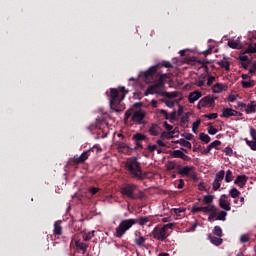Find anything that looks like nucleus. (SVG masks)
<instances>
[{
    "label": "nucleus",
    "mask_w": 256,
    "mask_h": 256,
    "mask_svg": "<svg viewBox=\"0 0 256 256\" xmlns=\"http://www.w3.org/2000/svg\"><path fill=\"white\" fill-rule=\"evenodd\" d=\"M126 167L133 179L142 181L146 178V173L143 172L141 164L136 158H129Z\"/></svg>",
    "instance_id": "nucleus-1"
},
{
    "label": "nucleus",
    "mask_w": 256,
    "mask_h": 256,
    "mask_svg": "<svg viewBox=\"0 0 256 256\" xmlns=\"http://www.w3.org/2000/svg\"><path fill=\"white\" fill-rule=\"evenodd\" d=\"M137 189L138 185L134 183H127L121 188V194L132 200H143L146 197L145 192L143 190H138V193H135Z\"/></svg>",
    "instance_id": "nucleus-2"
},
{
    "label": "nucleus",
    "mask_w": 256,
    "mask_h": 256,
    "mask_svg": "<svg viewBox=\"0 0 256 256\" xmlns=\"http://www.w3.org/2000/svg\"><path fill=\"white\" fill-rule=\"evenodd\" d=\"M127 94H128V90H126L125 87H120V92L117 88H111L110 90L111 108L114 109L116 112H118L119 110L117 109V107L124 100Z\"/></svg>",
    "instance_id": "nucleus-3"
},
{
    "label": "nucleus",
    "mask_w": 256,
    "mask_h": 256,
    "mask_svg": "<svg viewBox=\"0 0 256 256\" xmlns=\"http://www.w3.org/2000/svg\"><path fill=\"white\" fill-rule=\"evenodd\" d=\"M162 67L172 69L173 64L169 61H162L161 63L150 67V69L142 73V77L144 78L145 82L149 84L153 83L154 75L157 73L158 69Z\"/></svg>",
    "instance_id": "nucleus-4"
},
{
    "label": "nucleus",
    "mask_w": 256,
    "mask_h": 256,
    "mask_svg": "<svg viewBox=\"0 0 256 256\" xmlns=\"http://www.w3.org/2000/svg\"><path fill=\"white\" fill-rule=\"evenodd\" d=\"M137 224V220L135 218H129L128 220H122L119 226L116 228L115 236L117 238H122L123 235L126 234L134 225Z\"/></svg>",
    "instance_id": "nucleus-5"
},
{
    "label": "nucleus",
    "mask_w": 256,
    "mask_h": 256,
    "mask_svg": "<svg viewBox=\"0 0 256 256\" xmlns=\"http://www.w3.org/2000/svg\"><path fill=\"white\" fill-rule=\"evenodd\" d=\"M159 88L153 84V85H150L148 87V89L145 91V96H149V95H154V94H157V95H161L163 97H166L168 99H173V98H176L177 95L175 92H167V91H157Z\"/></svg>",
    "instance_id": "nucleus-6"
},
{
    "label": "nucleus",
    "mask_w": 256,
    "mask_h": 256,
    "mask_svg": "<svg viewBox=\"0 0 256 256\" xmlns=\"http://www.w3.org/2000/svg\"><path fill=\"white\" fill-rule=\"evenodd\" d=\"M217 97H212L211 95L204 96L200 101H198L197 108L201 110L202 108H214L215 107V100Z\"/></svg>",
    "instance_id": "nucleus-7"
},
{
    "label": "nucleus",
    "mask_w": 256,
    "mask_h": 256,
    "mask_svg": "<svg viewBox=\"0 0 256 256\" xmlns=\"http://www.w3.org/2000/svg\"><path fill=\"white\" fill-rule=\"evenodd\" d=\"M152 235L154 237V239L158 240V241H162L164 242L169 234H167L165 228H159V226H156V228H154Z\"/></svg>",
    "instance_id": "nucleus-8"
},
{
    "label": "nucleus",
    "mask_w": 256,
    "mask_h": 256,
    "mask_svg": "<svg viewBox=\"0 0 256 256\" xmlns=\"http://www.w3.org/2000/svg\"><path fill=\"white\" fill-rule=\"evenodd\" d=\"M228 198L229 196L227 194H222L218 200V205L220 208L224 209V211H231V203L227 201Z\"/></svg>",
    "instance_id": "nucleus-9"
},
{
    "label": "nucleus",
    "mask_w": 256,
    "mask_h": 256,
    "mask_svg": "<svg viewBox=\"0 0 256 256\" xmlns=\"http://www.w3.org/2000/svg\"><path fill=\"white\" fill-rule=\"evenodd\" d=\"M145 117H146V112L144 110L140 109V110H137L134 112L131 120L133 122H136L139 125H141L142 121L145 119Z\"/></svg>",
    "instance_id": "nucleus-10"
},
{
    "label": "nucleus",
    "mask_w": 256,
    "mask_h": 256,
    "mask_svg": "<svg viewBox=\"0 0 256 256\" xmlns=\"http://www.w3.org/2000/svg\"><path fill=\"white\" fill-rule=\"evenodd\" d=\"M90 150L84 151L80 156L70 158V163L81 164L84 163L90 156Z\"/></svg>",
    "instance_id": "nucleus-11"
},
{
    "label": "nucleus",
    "mask_w": 256,
    "mask_h": 256,
    "mask_svg": "<svg viewBox=\"0 0 256 256\" xmlns=\"http://www.w3.org/2000/svg\"><path fill=\"white\" fill-rule=\"evenodd\" d=\"M170 156L172 158H178V159H182L184 161L191 160V158L187 154H185L182 150H179V149H176V150L170 152Z\"/></svg>",
    "instance_id": "nucleus-12"
},
{
    "label": "nucleus",
    "mask_w": 256,
    "mask_h": 256,
    "mask_svg": "<svg viewBox=\"0 0 256 256\" xmlns=\"http://www.w3.org/2000/svg\"><path fill=\"white\" fill-rule=\"evenodd\" d=\"M166 79H169V74H159V78L155 82V85L158 89L164 88Z\"/></svg>",
    "instance_id": "nucleus-13"
},
{
    "label": "nucleus",
    "mask_w": 256,
    "mask_h": 256,
    "mask_svg": "<svg viewBox=\"0 0 256 256\" xmlns=\"http://www.w3.org/2000/svg\"><path fill=\"white\" fill-rule=\"evenodd\" d=\"M202 97V92L199 90H196L194 92H190V95H188V102L190 104H194L196 101H198Z\"/></svg>",
    "instance_id": "nucleus-14"
},
{
    "label": "nucleus",
    "mask_w": 256,
    "mask_h": 256,
    "mask_svg": "<svg viewBox=\"0 0 256 256\" xmlns=\"http://www.w3.org/2000/svg\"><path fill=\"white\" fill-rule=\"evenodd\" d=\"M247 181L248 177L245 174L237 175V177L234 180V184L239 187H243L246 185Z\"/></svg>",
    "instance_id": "nucleus-15"
},
{
    "label": "nucleus",
    "mask_w": 256,
    "mask_h": 256,
    "mask_svg": "<svg viewBox=\"0 0 256 256\" xmlns=\"http://www.w3.org/2000/svg\"><path fill=\"white\" fill-rule=\"evenodd\" d=\"M246 114H254L256 113V101H250L249 104H246V108L244 109Z\"/></svg>",
    "instance_id": "nucleus-16"
},
{
    "label": "nucleus",
    "mask_w": 256,
    "mask_h": 256,
    "mask_svg": "<svg viewBox=\"0 0 256 256\" xmlns=\"http://www.w3.org/2000/svg\"><path fill=\"white\" fill-rule=\"evenodd\" d=\"M194 170V166H184L180 169H178V174L181 176H189V174Z\"/></svg>",
    "instance_id": "nucleus-17"
},
{
    "label": "nucleus",
    "mask_w": 256,
    "mask_h": 256,
    "mask_svg": "<svg viewBox=\"0 0 256 256\" xmlns=\"http://www.w3.org/2000/svg\"><path fill=\"white\" fill-rule=\"evenodd\" d=\"M61 224H62V220H57V222H55L54 230H53L54 235L61 236L63 234V228Z\"/></svg>",
    "instance_id": "nucleus-18"
},
{
    "label": "nucleus",
    "mask_w": 256,
    "mask_h": 256,
    "mask_svg": "<svg viewBox=\"0 0 256 256\" xmlns=\"http://www.w3.org/2000/svg\"><path fill=\"white\" fill-rule=\"evenodd\" d=\"M174 144H180V146H182L184 148L192 149L191 142L184 139V138H181V139H178V140L174 141Z\"/></svg>",
    "instance_id": "nucleus-19"
},
{
    "label": "nucleus",
    "mask_w": 256,
    "mask_h": 256,
    "mask_svg": "<svg viewBox=\"0 0 256 256\" xmlns=\"http://www.w3.org/2000/svg\"><path fill=\"white\" fill-rule=\"evenodd\" d=\"M228 47L233 50H241L243 48L242 44L236 40H228Z\"/></svg>",
    "instance_id": "nucleus-20"
},
{
    "label": "nucleus",
    "mask_w": 256,
    "mask_h": 256,
    "mask_svg": "<svg viewBox=\"0 0 256 256\" xmlns=\"http://www.w3.org/2000/svg\"><path fill=\"white\" fill-rule=\"evenodd\" d=\"M75 245L77 247V249H79L80 251H82V254L84 255L88 249V244H85V242H80V240H76L75 241Z\"/></svg>",
    "instance_id": "nucleus-21"
},
{
    "label": "nucleus",
    "mask_w": 256,
    "mask_h": 256,
    "mask_svg": "<svg viewBox=\"0 0 256 256\" xmlns=\"http://www.w3.org/2000/svg\"><path fill=\"white\" fill-rule=\"evenodd\" d=\"M208 239H210V243L216 245V246H220L223 243L222 238H217V236H212V234L208 235Z\"/></svg>",
    "instance_id": "nucleus-22"
},
{
    "label": "nucleus",
    "mask_w": 256,
    "mask_h": 256,
    "mask_svg": "<svg viewBox=\"0 0 256 256\" xmlns=\"http://www.w3.org/2000/svg\"><path fill=\"white\" fill-rule=\"evenodd\" d=\"M223 91H225V86L222 83H216L214 84V87H212V92L216 94H220Z\"/></svg>",
    "instance_id": "nucleus-23"
},
{
    "label": "nucleus",
    "mask_w": 256,
    "mask_h": 256,
    "mask_svg": "<svg viewBox=\"0 0 256 256\" xmlns=\"http://www.w3.org/2000/svg\"><path fill=\"white\" fill-rule=\"evenodd\" d=\"M147 139V136L145 134H142L140 132L136 133L133 135L132 140L134 142H142L145 141Z\"/></svg>",
    "instance_id": "nucleus-24"
},
{
    "label": "nucleus",
    "mask_w": 256,
    "mask_h": 256,
    "mask_svg": "<svg viewBox=\"0 0 256 256\" xmlns=\"http://www.w3.org/2000/svg\"><path fill=\"white\" fill-rule=\"evenodd\" d=\"M221 117L226 118V119L233 117V108H224V109H222Z\"/></svg>",
    "instance_id": "nucleus-25"
},
{
    "label": "nucleus",
    "mask_w": 256,
    "mask_h": 256,
    "mask_svg": "<svg viewBox=\"0 0 256 256\" xmlns=\"http://www.w3.org/2000/svg\"><path fill=\"white\" fill-rule=\"evenodd\" d=\"M218 66L222 69H226V71H230V62L224 58V60H220L217 62Z\"/></svg>",
    "instance_id": "nucleus-26"
},
{
    "label": "nucleus",
    "mask_w": 256,
    "mask_h": 256,
    "mask_svg": "<svg viewBox=\"0 0 256 256\" xmlns=\"http://www.w3.org/2000/svg\"><path fill=\"white\" fill-rule=\"evenodd\" d=\"M254 83H255L254 80H249V81L242 80L241 86L243 89H250L254 87Z\"/></svg>",
    "instance_id": "nucleus-27"
},
{
    "label": "nucleus",
    "mask_w": 256,
    "mask_h": 256,
    "mask_svg": "<svg viewBox=\"0 0 256 256\" xmlns=\"http://www.w3.org/2000/svg\"><path fill=\"white\" fill-rule=\"evenodd\" d=\"M135 244L139 247H143L145 242H146V238L144 236H141V234L139 236H137L134 240Z\"/></svg>",
    "instance_id": "nucleus-28"
},
{
    "label": "nucleus",
    "mask_w": 256,
    "mask_h": 256,
    "mask_svg": "<svg viewBox=\"0 0 256 256\" xmlns=\"http://www.w3.org/2000/svg\"><path fill=\"white\" fill-rule=\"evenodd\" d=\"M190 113L186 112L185 115H182V118H180V125L185 128V126L189 123Z\"/></svg>",
    "instance_id": "nucleus-29"
},
{
    "label": "nucleus",
    "mask_w": 256,
    "mask_h": 256,
    "mask_svg": "<svg viewBox=\"0 0 256 256\" xmlns=\"http://www.w3.org/2000/svg\"><path fill=\"white\" fill-rule=\"evenodd\" d=\"M136 221L140 226L143 227L150 222V218L148 216H141V218H138Z\"/></svg>",
    "instance_id": "nucleus-30"
},
{
    "label": "nucleus",
    "mask_w": 256,
    "mask_h": 256,
    "mask_svg": "<svg viewBox=\"0 0 256 256\" xmlns=\"http://www.w3.org/2000/svg\"><path fill=\"white\" fill-rule=\"evenodd\" d=\"M199 137H200V141H202L206 144H209L211 142V137L204 132H200Z\"/></svg>",
    "instance_id": "nucleus-31"
},
{
    "label": "nucleus",
    "mask_w": 256,
    "mask_h": 256,
    "mask_svg": "<svg viewBox=\"0 0 256 256\" xmlns=\"http://www.w3.org/2000/svg\"><path fill=\"white\" fill-rule=\"evenodd\" d=\"M214 209H217L216 206H214L213 204H208V206H202V213H211L212 211H214Z\"/></svg>",
    "instance_id": "nucleus-32"
},
{
    "label": "nucleus",
    "mask_w": 256,
    "mask_h": 256,
    "mask_svg": "<svg viewBox=\"0 0 256 256\" xmlns=\"http://www.w3.org/2000/svg\"><path fill=\"white\" fill-rule=\"evenodd\" d=\"M224 178H225V170H220L218 171V173H216V178H214V180L216 182H222Z\"/></svg>",
    "instance_id": "nucleus-33"
},
{
    "label": "nucleus",
    "mask_w": 256,
    "mask_h": 256,
    "mask_svg": "<svg viewBox=\"0 0 256 256\" xmlns=\"http://www.w3.org/2000/svg\"><path fill=\"white\" fill-rule=\"evenodd\" d=\"M240 195H241V192L236 187H233L232 189H230V197H232L233 199L238 198Z\"/></svg>",
    "instance_id": "nucleus-34"
},
{
    "label": "nucleus",
    "mask_w": 256,
    "mask_h": 256,
    "mask_svg": "<svg viewBox=\"0 0 256 256\" xmlns=\"http://www.w3.org/2000/svg\"><path fill=\"white\" fill-rule=\"evenodd\" d=\"M246 145L250 147L252 151H256V141L245 139Z\"/></svg>",
    "instance_id": "nucleus-35"
},
{
    "label": "nucleus",
    "mask_w": 256,
    "mask_h": 256,
    "mask_svg": "<svg viewBox=\"0 0 256 256\" xmlns=\"http://www.w3.org/2000/svg\"><path fill=\"white\" fill-rule=\"evenodd\" d=\"M233 179H234L233 173H232L231 169H228V170L226 171V177H225L226 183L232 182Z\"/></svg>",
    "instance_id": "nucleus-36"
},
{
    "label": "nucleus",
    "mask_w": 256,
    "mask_h": 256,
    "mask_svg": "<svg viewBox=\"0 0 256 256\" xmlns=\"http://www.w3.org/2000/svg\"><path fill=\"white\" fill-rule=\"evenodd\" d=\"M157 128H158V125L157 124H152L150 129H149V132L152 136H158L159 135V132L157 131Z\"/></svg>",
    "instance_id": "nucleus-37"
},
{
    "label": "nucleus",
    "mask_w": 256,
    "mask_h": 256,
    "mask_svg": "<svg viewBox=\"0 0 256 256\" xmlns=\"http://www.w3.org/2000/svg\"><path fill=\"white\" fill-rule=\"evenodd\" d=\"M215 195H204V203L210 205L213 203Z\"/></svg>",
    "instance_id": "nucleus-38"
},
{
    "label": "nucleus",
    "mask_w": 256,
    "mask_h": 256,
    "mask_svg": "<svg viewBox=\"0 0 256 256\" xmlns=\"http://www.w3.org/2000/svg\"><path fill=\"white\" fill-rule=\"evenodd\" d=\"M247 54H256V43L250 44L246 49Z\"/></svg>",
    "instance_id": "nucleus-39"
},
{
    "label": "nucleus",
    "mask_w": 256,
    "mask_h": 256,
    "mask_svg": "<svg viewBox=\"0 0 256 256\" xmlns=\"http://www.w3.org/2000/svg\"><path fill=\"white\" fill-rule=\"evenodd\" d=\"M200 125H201V119H196V121L192 123V132L196 133V130L199 129Z\"/></svg>",
    "instance_id": "nucleus-40"
},
{
    "label": "nucleus",
    "mask_w": 256,
    "mask_h": 256,
    "mask_svg": "<svg viewBox=\"0 0 256 256\" xmlns=\"http://www.w3.org/2000/svg\"><path fill=\"white\" fill-rule=\"evenodd\" d=\"M214 235H216L218 237L223 236V230H222L221 226H214Z\"/></svg>",
    "instance_id": "nucleus-41"
},
{
    "label": "nucleus",
    "mask_w": 256,
    "mask_h": 256,
    "mask_svg": "<svg viewBox=\"0 0 256 256\" xmlns=\"http://www.w3.org/2000/svg\"><path fill=\"white\" fill-rule=\"evenodd\" d=\"M226 217H227V212L222 210V212H220V214H218V216H216V220H218V221H226Z\"/></svg>",
    "instance_id": "nucleus-42"
},
{
    "label": "nucleus",
    "mask_w": 256,
    "mask_h": 256,
    "mask_svg": "<svg viewBox=\"0 0 256 256\" xmlns=\"http://www.w3.org/2000/svg\"><path fill=\"white\" fill-rule=\"evenodd\" d=\"M217 217V208H214V211L208 214V222H212Z\"/></svg>",
    "instance_id": "nucleus-43"
},
{
    "label": "nucleus",
    "mask_w": 256,
    "mask_h": 256,
    "mask_svg": "<svg viewBox=\"0 0 256 256\" xmlns=\"http://www.w3.org/2000/svg\"><path fill=\"white\" fill-rule=\"evenodd\" d=\"M166 169L168 171H172L176 169V162L175 161H169L168 164H166Z\"/></svg>",
    "instance_id": "nucleus-44"
},
{
    "label": "nucleus",
    "mask_w": 256,
    "mask_h": 256,
    "mask_svg": "<svg viewBox=\"0 0 256 256\" xmlns=\"http://www.w3.org/2000/svg\"><path fill=\"white\" fill-rule=\"evenodd\" d=\"M250 241L249 234H242L240 236V243H248Z\"/></svg>",
    "instance_id": "nucleus-45"
},
{
    "label": "nucleus",
    "mask_w": 256,
    "mask_h": 256,
    "mask_svg": "<svg viewBox=\"0 0 256 256\" xmlns=\"http://www.w3.org/2000/svg\"><path fill=\"white\" fill-rule=\"evenodd\" d=\"M208 126H210V128H208V134L216 135L218 133V129L213 127L211 123L208 124Z\"/></svg>",
    "instance_id": "nucleus-46"
},
{
    "label": "nucleus",
    "mask_w": 256,
    "mask_h": 256,
    "mask_svg": "<svg viewBox=\"0 0 256 256\" xmlns=\"http://www.w3.org/2000/svg\"><path fill=\"white\" fill-rule=\"evenodd\" d=\"M210 145V148H216V150H218L219 146H221V141L220 140H214L212 141V143L209 144Z\"/></svg>",
    "instance_id": "nucleus-47"
},
{
    "label": "nucleus",
    "mask_w": 256,
    "mask_h": 256,
    "mask_svg": "<svg viewBox=\"0 0 256 256\" xmlns=\"http://www.w3.org/2000/svg\"><path fill=\"white\" fill-rule=\"evenodd\" d=\"M221 188V182L214 180V183H212V190L218 191Z\"/></svg>",
    "instance_id": "nucleus-48"
},
{
    "label": "nucleus",
    "mask_w": 256,
    "mask_h": 256,
    "mask_svg": "<svg viewBox=\"0 0 256 256\" xmlns=\"http://www.w3.org/2000/svg\"><path fill=\"white\" fill-rule=\"evenodd\" d=\"M204 117L208 120H215L218 118V113H210V114H206L204 115Z\"/></svg>",
    "instance_id": "nucleus-49"
},
{
    "label": "nucleus",
    "mask_w": 256,
    "mask_h": 256,
    "mask_svg": "<svg viewBox=\"0 0 256 256\" xmlns=\"http://www.w3.org/2000/svg\"><path fill=\"white\" fill-rule=\"evenodd\" d=\"M132 114H133V108H130L125 112V118H124L125 122H127L130 119Z\"/></svg>",
    "instance_id": "nucleus-50"
},
{
    "label": "nucleus",
    "mask_w": 256,
    "mask_h": 256,
    "mask_svg": "<svg viewBox=\"0 0 256 256\" xmlns=\"http://www.w3.org/2000/svg\"><path fill=\"white\" fill-rule=\"evenodd\" d=\"M88 191H89V193H91L94 196L100 191V188L99 187H89Z\"/></svg>",
    "instance_id": "nucleus-51"
},
{
    "label": "nucleus",
    "mask_w": 256,
    "mask_h": 256,
    "mask_svg": "<svg viewBox=\"0 0 256 256\" xmlns=\"http://www.w3.org/2000/svg\"><path fill=\"white\" fill-rule=\"evenodd\" d=\"M249 133L253 141H256V129L254 127H250Z\"/></svg>",
    "instance_id": "nucleus-52"
},
{
    "label": "nucleus",
    "mask_w": 256,
    "mask_h": 256,
    "mask_svg": "<svg viewBox=\"0 0 256 256\" xmlns=\"http://www.w3.org/2000/svg\"><path fill=\"white\" fill-rule=\"evenodd\" d=\"M224 153H226V156H233V149L230 147V146H228V147H226V148H224Z\"/></svg>",
    "instance_id": "nucleus-53"
},
{
    "label": "nucleus",
    "mask_w": 256,
    "mask_h": 256,
    "mask_svg": "<svg viewBox=\"0 0 256 256\" xmlns=\"http://www.w3.org/2000/svg\"><path fill=\"white\" fill-rule=\"evenodd\" d=\"M181 135H182V137L186 138V140H188V141H192L194 138V135L191 133H182Z\"/></svg>",
    "instance_id": "nucleus-54"
},
{
    "label": "nucleus",
    "mask_w": 256,
    "mask_h": 256,
    "mask_svg": "<svg viewBox=\"0 0 256 256\" xmlns=\"http://www.w3.org/2000/svg\"><path fill=\"white\" fill-rule=\"evenodd\" d=\"M94 230L93 232H88V234H86V236H84V241H90L93 237H94Z\"/></svg>",
    "instance_id": "nucleus-55"
},
{
    "label": "nucleus",
    "mask_w": 256,
    "mask_h": 256,
    "mask_svg": "<svg viewBox=\"0 0 256 256\" xmlns=\"http://www.w3.org/2000/svg\"><path fill=\"white\" fill-rule=\"evenodd\" d=\"M190 212H192L193 214L199 213V212H203V206H198V207H196V208H192V209L190 210Z\"/></svg>",
    "instance_id": "nucleus-56"
},
{
    "label": "nucleus",
    "mask_w": 256,
    "mask_h": 256,
    "mask_svg": "<svg viewBox=\"0 0 256 256\" xmlns=\"http://www.w3.org/2000/svg\"><path fill=\"white\" fill-rule=\"evenodd\" d=\"M90 152H95L97 151V153L102 151V148L100 147V145H94L92 148L89 149Z\"/></svg>",
    "instance_id": "nucleus-57"
},
{
    "label": "nucleus",
    "mask_w": 256,
    "mask_h": 256,
    "mask_svg": "<svg viewBox=\"0 0 256 256\" xmlns=\"http://www.w3.org/2000/svg\"><path fill=\"white\" fill-rule=\"evenodd\" d=\"M174 214L179 215L180 213L185 212V208H172Z\"/></svg>",
    "instance_id": "nucleus-58"
},
{
    "label": "nucleus",
    "mask_w": 256,
    "mask_h": 256,
    "mask_svg": "<svg viewBox=\"0 0 256 256\" xmlns=\"http://www.w3.org/2000/svg\"><path fill=\"white\" fill-rule=\"evenodd\" d=\"M194 85H196V87H198V88H201V87H203L205 85V80L200 79V80L196 81L194 83Z\"/></svg>",
    "instance_id": "nucleus-59"
},
{
    "label": "nucleus",
    "mask_w": 256,
    "mask_h": 256,
    "mask_svg": "<svg viewBox=\"0 0 256 256\" xmlns=\"http://www.w3.org/2000/svg\"><path fill=\"white\" fill-rule=\"evenodd\" d=\"M119 150H125V149H129L128 144L124 143V142H120L118 145Z\"/></svg>",
    "instance_id": "nucleus-60"
},
{
    "label": "nucleus",
    "mask_w": 256,
    "mask_h": 256,
    "mask_svg": "<svg viewBox=\"0 0 256 256\" xmlns=\"http://www.w3.org/2000/svg\"><path fill=\"white\" fill-rule=\"evenodd\" d=\"M215 80H216L215 76H208V83H206L208 84V87H211L212 84L215 82Z\"/></svg>",
    "instance_id": "nucleus-61"
},
{
    "label": "nucleus",
    "mask_w": 256,
    "mask_h": 256,
    "mask_svg": "<svg viewBox=\"0 0 256 256\" xmlns=\"http://www.w3.org/2000/svg\"><path fill=\"white\" fill-rule=\"evenodd\" d=\"M162 137H163V138H166V139H172V138H173V135L171 134V131H170V132L164 131V132L162 133Z\"/></svg>",
    "instance_id": "nucleus-62"
},
{
    "label": "nucleus",
    "mask_w": 256,
    "mask_h": 256,
    "mask_svg": "<svg viewBox=\"0 0 256 256\" xmlns=\"http://www.w3.org/2000/svg\"><path fill=\"white\" fill-rule=\"evenodd\" d=\"M156 149H157V145L156 144H154V145L149 144L148 145V150H149L150 153L155 152Z\"/></svg>",
    "instance_id": "nucleus-63"
},
{
    "label": "nucleus",
    "mask_w": 256,
    "mask_h": 256,
    "mask_svg": "<svg viewBox=\"0 0 256 256\" xmlns=\"http://www.w3.org/2000/svg\"><path fill=\"white\" fill-rule=\"evenodd\" d=\"M256 73V62L252 64V67L249 69V74Z\"/></svg>",
    "instance_id": "nucleus-64"
}]
</instances>
